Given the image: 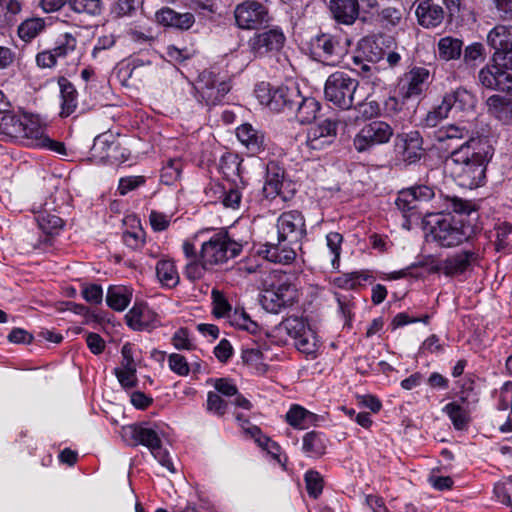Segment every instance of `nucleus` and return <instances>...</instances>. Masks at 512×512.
Here are the masks:
<instances>
[{
    "label": "nucleus",
    "instance_id": "1",
    "mask_svg": "<svg viewBox=\"0 0 512 512\" xmlns=\"http://www.w3.org/2000/svg\"><path fill=\"white\" fill-rule=\"evenodd\" d=\"M435 213L455 212L438 217L431 226L430 235L441 247L451 248L471 241L481 228L477 225L478 214L474 205L458 197H440Z\"/></svg>",
    "mask_w": 512,
    "mask_h": 512
},
{
    "label": "nucleus",
    "instance_id": "2",
    "mask_svg": "<svg viewBox=\"0 0 512 512\" xmlns=\"http://www.w3.org/2000/svg\"><path fill=\"white\" fill-rule=\"evenodd\" d=\"M491 158L492 149L486 141L471 150L451 153L445 167L459 186L474 189L484 183L486 167Z\"/></svg>",
    "mask_w": 512,
    "mask_h": 512
},
{
    "label": "nucleus",
    "instance_id": "3",
    "mask_svg": "<svg viewBox=\"0 0 512 512\" xmlns=\"http://www.w3.org/2000/svg\"><path fill=\"white\" fill-rule=\"evenodd\" d=\"M267 286L261 295L262 307L274 314L293 305L297 300V289L292 284L289 275L280 270H274L265 280Z\"/></svg>",
    "mask_w": 512,
    "mask_h": 512
},
{
    "label": "nucleus",
    "instance_id": "4",
    "mask_svg": "<svg viewBox=\"0 0 512 512\" xmlns=\"http://www.w3.org/2000/svg\"><path fill=\"white\" fill-rule=\"evenodd\" d=\"M122 437L131 446L143 445L147 447L153 457L171 473L176 471L168 452L162 447L159 434L151 427L142 424H132L122 428Z\"/></svg>",
    "mask_w": 512,
    "mask_h": 512
},
{
    "label": "nucleus",
    "instance_id": "5",
    "mask_svg": "<svg viewBox=\"0 0 512 512\" xmlns=\"http://www.w3.org/2000/svg\"><path fill=\"white\" fill-rule=\"evenodd\" d=\"M445 198L440 194L438 197L435 196L433 187L427 185H415L399 192L398 197L395 201L397 208L404 213L418 211L420 216H429L436 214L435 205L439 198Z\"/></svg>",
    "mask_w": 512,
    "mask_h": 512
},
{
    "label": "nucleus",
    "instance_id": "6",
    "mask_svg": "<svg viewBox=\"0 0 512 512\" xmlns=\"http://www.w3.org/2000/svg\"><path fill=\"white\" fill-rule=\"evenodd\" d=\"M242 245L232 239L228 232L220 230L201 246L200 258L210 267L227 262L240 254Z\"/></svg>",
    "mask_w": 512,
    "mask_h": 512
},
{
    "label": "nucleus",
    "instance_id": "7",
    "mask_svg": "<svg viewBox=\"0 0 512 512\" xmlns=\"http://www.w3.org/2000/svg\"><path fill=\"white\" fill-rule=\"evenodd\" d=\"M438 148L449 156L460 150H471L485 141L474 137V132L464 124H449L439 128L434 134Z\"/></svg>",
    "mask_w": 512,
    "mask_h": 512
},
{
    "label": "nucleus",
    "instance_id": "8",
    "mask_svg": "<svg viewBox=\"0 0 512 512\" xmlns=\"http://www.w3.org/2000/svg\"><path fill=\"white\" fill-rule=\"evenodd\" d=\"M300 93L296 85L271 87L269 83L261 82L255 88L260 103L277 112H292Z\"/></svg>",
    "mask_w": 512,
    "mask_h": 512
},
{
    "label": "nucleus",
    "instance_id": "9",
    "mask_svg": "<svg viewBox=\"0 0 512 512\" xmlns=\"http://www.w3.org/2000/svg\"><path fill=\"white\" fill-rule=\"evenodd\" d=\"M358 81L345 72L336 71L326 80L324 94L335 106L348 110L352 108Z\"/></svg>",
    "mask_w": 512,
    "mask_h": 512
},
{
    "label": "nucleus",
    "instance_id": "10",
    "mask_svg": "<svg viewBox=\"0 0 512 512\" xmlns=\"http://www.w3.org/2000/svg\"><path fill=\"white\" fill-rule=\"evenodd\" d=\"M474 106V96L464 88H457L446 93L442 102L429 111L424 119L425 126L436 127L442 120L446 119L452 109L465 111Z\"/></svg>",
    "mask_w": 512,
    "mask_h": 512
},
{
    "label": "nucleus",
    "instance_id": "11",
    "mask_svg": "<svg viewBox=\"0 0 512 512\" xmlns=\"http://www.w3.org/2000/svg\"><path fill=\"white\" fill-rule=\"evenodd\" d=\"M349 39L331 34L317 35L312 41L316 58L328 66H337L348 52Z\"/></svg>",
    "mask_w": 512,
    "mask_h": 512
},
{
    "label": "nucleus",
    "instance_id": "12",
    "mask_svg": "<svg viewBox=\"0 0 512 512\" xmlns=\"http://www.w3.org/2000/svg\"><path fill=\"white\" fill-rule=\"evenodd\" d=\"M394 135V129L385 121L374 120L365 124L354 136L353 146L358 153L386 144Z\"/></svg>",
    "mask_w": 512,
    "mask_h": 512
},
{
    "label": "nucleus",
    "instance_id": "13",
    "mask_svg": "<svg viewBox=\"0 0 512 512\" xmlns=\"http://www.w3.org/2000/svg\"><path fill=\"white\" fill-rule=\"evenodd\" d=\"M235 23L243 30H255L267 26L271 21L268 8L254 0L238 4L234 10Z\"/></svg>",
    "mask_w": 512,
    "mask_h": 512
},
{
    "label": "nucleus",
    "instance_id": "14",
    "mask_svg": "<svg viewBox=\"0 0 512 512\" xmlns=\"http://www.w3.org/2000/svg\"><path fill=\"white\" fill-rule=\"evenodd\" d=\"M195 87L200 98L207 106L221 104L231 89V85L228 81L207 70L199 75Z\"/></svg>",
    "mask_w": 512,
    "mask_h": 512
},
{
    "label": "nucleus",
    "instance_id": "15",
    "mask_svg": "<svg viewBox=\"0 0 512 512\" xmlns=\"http://www.w3.org/2000/svg\"><path fill=\"white\" fill-rule=\"evenodd\" d=\"M279 239L287 241L290 245H299L306 235L305 220L297 210L284 212L277 220Z\"/></svg>",
    "mask_w": 512,
    "mask_h": 512
},
{
    "label": "nucleus",
    "instance_id": "16",
    "mask_svg": "<svg viewBox=\"0 0 512 512\" xmlns=\"http://www.w3.org/2000/svg\"><path fill=\"white\" fill-rule=\"evenodd\" d=\"M338 121L327 118L307 130L305 145L308 149L320 151L334 143L337 137Z\"/></svg>",
    "mask_w": 512,
    "mask_h": 512
},
{
    "label": "nucleus",
    "instance_id": "17",
    "mask_svg": "<svg viewBox=\"0 0 512 512\" xmlns=\"http://www.w3.org/2000/svg\"><path fill=\"white\" fill-rule=\"evenodd\" d=\"M285 42V36L278 27L256 33L248 41L250 52L255 57H263L270 52L279 51Z\"/></svg>",
    "mask_w": 512,
    "mask_h": 512
},
{
    "label": "nucleus",
    "instance_id": "18",
    "mask_svg": "<svg viewBox=\"0 0 512 512\" xmlns=\"http://www.w3.org/2000/svg\"><path fill=\"white\" fill-rule=\"evenodd\" d=\"M290 184L285 180L284 169L275 161L268 162L266 166V180L263 191L267 198L280 197L283 201L288 200L284 187Z\"/></svg>",
    "mask_w": 512,
    "mask_h": 512
},
{
    "label": "nucleus",
    "instance_id": "19",
    "mask_svg": "<svg viewBox=\"0 0 512 512\" xmlns=\"http://www.w3.org/2000/svg\"><path fill=\"white\" fill-rule=\"evenodd\" d=\"M479 82L491 90L508 91L512 89V77L496 63L487 65L479 71Z\"/></svg>",
    "mask_w": 512,
    "mask_h": 512
},
{
    "label": "nucleus",
    "instance_id": "20",
    "mask_svg": "<svg viewBox=\"0 0 512 512\" xmlns=\"http://www.w3.org/2000/svg\"><path fill=\"white\" fill-rule=\"evenodd\" d=\"M127 325L133 330H149L159 325V319L146 304L136 303L125 316Z\"/></svg>",
    "mask_w": 512,
    "mask_h": 512
},
{
    "label": "nucleus",
    "instance_id": "21",
    "mask_svg": "<svg viewBox=\"0 0 512 512\" xmlns=\"http://www.w3.org/2000/svg\"><path fill=\"white\" fill-rule=\"evenodd\" d=\"M478 260L479 252L477 250H462L447 257L442 262L440 269L446 276H456L467 271Z\"/></svg>",
    "mask_w": 512,
    "mask_h": 512
},
{
    "label": "nucleus",
    "instance_id": "22",
    "mask_svg": "<svg viewBox=\"0 0 512 512\" xmlns=\"http://www.w3.org/2000/svg\"><path fill=\"white\" fill-rule=\"evenodd\" d=\"M430 72L424 67H414L403 78L401 87L404 98L420 96L429 85Z\"/></svg>",
    "mask_w": 512,
    "mask_h": 512
},
{
    "label": "nucleus",
    "instance_id": "23",
    "mask_svg": "<svg viewBox=\"0 0 512 512\" xmlns=\"http://www.w3.org/2000/svg\"><path fill=\"white\" fill-rule=\"evenodd\" d=\"M396 141V146L402 149V158L405 162L412 164L421 159L424 148L423 138L419 131L398 134Z\"/></svg>",
    "mask_w": 512,
    "mask_h": 512
},
{
    "label": "nucleus",
    "instance_id": "24",
    "mask_svg": "<svg viewBox=\"0 0 512 512\" xmlns=\"http://www.w3.org/2000/svg\"><path fill=\"white\" fill-rule=\"evenodd\" d=\"M295 247L299 245H290L287 241L278 238L277 243H266L261 254L270 262L287 265L296 258Z\"/></svg>",
    "mask_w": 512,
    "mask_h": 512
},
{
    "label": "nucleus",
    "instance_id": "25",
    "mask_svg": "<svg viewBox=\"0 0 512 512\" xmlns=\"http://www.w3.org/2000/svg\"><path fill=\"white\" fill-rule=\"evenodd\" d=\"M155 16L158 23L179 30H189L195 23L193 13H179L169 7L160 9Z\"/></svg>",
    "mask_w": 512,
    "mask_h": 512
},
{
    "label": "nucleus",
    "instance_id": "26",
    "mask_svg": "<svg viewBox=\"0 0 512 512\" xmlns=\"http://www.w3.org/2000/svg\"><path fill=\"white\" fill-rule=\"evenodd\" d=\"M238 140L252 154H257L265 148V135L262 131L254 128L251 124L245 123L236 130Z\"/></svg>",
    "mask_w": 512,
    "mask_h": 512
},
{
    "label": "nucleus",
    "instance_id": "27",
    "mask_svg": "<svg viewBox=\"0 0 512 512\" xmlns=\"http://www.w3.org/2000/svg\"><path fill=\"white\" fill-rule=\"evenodd\" d=\"M359 0H330V11L339 23L350 25L359 15Z\"/></svg>",
    "mask_w": 512,
    "mask_h": 512
},
{
    "label": "nucleus",
    "instance_id": "28",
    "mask_svg": "<svg viewBox=\"0 0 512 512\" xmlns=\"http://www.w3.org/2000/svg\"><path fill=\"white\" fill-rule=\"evenodd\" d=\"M321 110V104L314 97L303 96L299 94V100L296 101L292 110L296 119L301 124L312 123Z\"/></svg>",
    "mask_w": 512,
    "mask_h": 512
},
{
    "label": "nucleus",
    "instance_id": "29",
    "mask_svg": "<svg viewBox=\"0 0 512 512\" xmlns=\"http://www.w3.org/2000/svg\"><path fill=\"white\" fill-rule=\"evenodd\" d=\"M416 15L419 24L425 28L437 27L444 19L442 7L432 3L431 0L421 2L416 9Z\"/></svg>",
    "mask_w": 512,
    "mask_h": 512
},
{
    "label": "nucleus",
    "instance_id": "30",
    "mask_svg": "<svg viewBox=\"0 0 512 512\" xmlns=\"http://www.w3.org/2000/svg\"><path fill=\"white\" fill-rule=\"evenodd\" d=\"M112 135L102 134L95 138L92 151L95 156L108 162H117L121 159L118 155L120 146L117 142L110 140Z\"/></svg>",
    "mask_w": 512,
    "mask_h": 512
},
{
    "label": "nucleus",
    "instance_id": "31",
    "mask_svg": "<svg viewBox=\"0 0 512 512\" xmlns=\"http://www.w3.org/2000/svg\"><path fill=\"white\" fill-rule=\"evenodd\" d=\"M489 112L503 124L512 123V97L492 95L487 100Z\"/></svg>",
    "mask_w": 512,
    "mask_h": 512
},
{
    "label": "nucleus",
    "instance_id": "32",
    "mask_svg": "<svg viewBox=\"0 0 512 512\" xmlns=\"http://www.w3.org/2000/svg\"><path fill=\"white\" fill-rule=\"evenodd\" d=\"M487 43L494 52H501L512 47V25H496L487 34Z\"/></svg>",
    "mask_w": 512,
    "mask_h": 512
},
{
    "label": "nucleus",
    "instance_id": "33",
    "mask_svg": "<svg viewBox=\"0 0 512 512\" xmlns=\"http://www.w3.org/2000/svg\"><path fill=\"white\" fill-rule=\"evenodd\" d=\"M328 445L326 436L317 431H311L304 435L302 450L308 457L318 458L325 454Z\"/></svg>",
    "mask_w": 512,
    "mask_h": 512
},
{
    "label": "nucleus",
    "instance_id": "34",
    "mask_svg": "<svg viewBox=\"0 0 512 512\" xmlns=\"http://www.w3.org/2000/svg\"><path fill=\"white\" fill-rule=\"evenodd\" d=\"M58 84L60 87V93L62 98L61 116L67 117L70 114H72L77 107L78 93L74 85L65 77H60L58 80Z\"/></svg>",
    "mask_w": 512,
    "mask_h": 512
},
{
    "label": "nucleus",
    "instance_id": "35",
    "mask_svg": "<svg viewBox=\"0 0 512 512\" xmlns=\"http://www.w3.org/2000/svg\"><path fill=\"white\" fill-rule=\"evenodd\" d=\"M317 415L299 405H293L286 414V421L296 429H307L315 423Z\"/></svg>",
    "mask_w": 512,
    "mask_h": 512
},
{
    "label": "nucleus",
    "instance_id": "36",
    "mask_svg": "<svg viewBox=\"0 0 512 512\" xmlns=\"http://www.w3.org/2000/svg\"><path fill=\"white\" fill-rule=\"evenodd\" d=\"M132 298V293L125 286H110L107 290L106 303L115 311H124Z\"/></svg>",
    "mask_w": 512,
    "mask_h": 512
},
{
    "label": "nucleus",
    "instance_id": "37",
    "mask_svg": "<svg viewBox=\"0 0 512 512\" xmlns=\"http://www.w3.org/2000/svg\"><path fill=\"white\" fill-rule=\"evenodd\" d=\"M22 123L23 131L21 132V136H18V138H25L30 141L29 144L39 146L38 142H42L46 136L44 128L39 124L36 118L27 113L24 114Z\"/></svg>",
    "mask_w": 512,
    "mask_h": 512
},
{
    "label": "nucleus",
    "instance_id": "38",
    "mask_svg": "<svg viewBox=\"0 0 512 512\" xmlns=\"http://www.w3.org/2000/svg\"><path fill=\"white\" fill-rule=\"evenodd\" d=\"M69 9L76 15L93 18L103 11L102 0H68Z\"/></svg>",
    "mask_w": 512,
    "mask_h": 512
},
{
    "label": "nucleus",
    "instance_id": "39",
    "mask_svg": "<svg viewBox=\"0 0 512 512\" xmlns=\"http://www.w3.org/2000/svg\"><path fill=\"white\" fill-rule=\"evenodd\" d=\"M156 275L160 283L168 288H173L179 283V274L172 260L162 259L157 262Z\"/></svg>",
    "mask_w": 512,
    "mask_h": 512
},
{
    "label": "nucleus",
    "instance_id": "40",
    "mask_svg": "<svg viewBox=\"0 0 512 512\" xmlns=\"http://www.w3.org/2000/svg\"><path fill=\"white\" fill-rule=\"evenodd\" d=\"M2 113L3 115L0 118L1 132L15 138L21 136V132L23 131L22 119H24L25 113L9 112L8 109Z\"/></svg>",
    "mask_w": 512,
    "mask_h": 512
},
{
    "label": "nucleus",
    "instance_id": "41",
    "mask_svg": "<svg viewBox=\"0 0 512 512\" xmlns=\"http://www.w3.org/2000/svg\"><path fill=\"white\" fill-rule=\"evenodd\" d=\"M462 40L451 36L443 37L438 42L439 57L445 61L458 59L462 53Z\"/></svg>",
    "mask_w": 512,
    "mask_h": 512
},
{
    "label": "nucleus",
    "instance_id": "42",
    "mask_svg": "<svg viewBox=\"0 0 512 512\" xmlns=\"http://www.w3.org/2000/svg\"><path fill=\"white\" fill-rule=\"evenodd\" d=\"M495 230V249L497 252L508 253L512 249V224L506 221L497 223Z\"/></svg>",
    "mask_w": 512,
    "mask_h": 512
},
{
    "label": "nucleus",
    "instance_id": "43",
    "mask_svg": "<svg viewBox=\"0 0 512 512\" xmlns=\"http://www.w3.org/2000/svg\"><path fill=\"white\" fill-rule=\"evenodd\" d=\"M443 412L448 415L453 426L457 430H464L470 421L467 409L457 402H450L443 408Z\"/></svg>",
    "mask_w": 512,
    "mask_h": 512
},
{
    "label": "nucleus",
    "instance_id": "44",
    "mask_svg": "<svg viewBox=\"0 0 512 512\" xmlns=\"http://www.w3.org/2000/svg\"><path fill=\"white\" fill-rule=\"evenodd\" d=\"M46 27L45 20L42 18H29L23 21L18 27V36L25 42H29L40 33L44 31Z\"/></svg>",
    "mask_w": 512,
    "mask_h": 512
},
{
    "label": "nucleus",
    "instance_id": "45",
    "mask_svg": "<svg viewBox=\"0 0 512 512\" xmlns=\"http://www.w3.org/2000/svg\"><path fill=\"white\" fill-rule=\"evenodd\" d=\"M36 219L39 228L46 235L52 236L58 234L64 225L63 220L59 216L50 214L46 211L40 212Z\"/></svg>",
    "mask_w": 512,
    "mask_h": 512
},
{
    "label": "nucleus",
    "instance_id": "46",
    "mask_svg": "<svg viewBox=\"0 0 512 512\" xmlns=\"http://www.w3.org/2000/svg\"><path fill=\"white\" fill-rule=\"evenodd\" d=\"M295 341V347L307 356H316L319 348L317 337L312 329L306 330L304 334L298 337Z\"/></svg>",
    "mask_w": 512,
    "mask_h": 512
},
{
    "label": "nucleus",
    "instance_id": "47",
    "mask_svg": "<svg viewBox=\"0 0 512 512\" xmlns=\"http://www.w3.org/2000/svg\"><path fill=\"white\" fill-rule=\"evenodd\" d=\"M371 277L367 274L360 272L346 273L334 279V284L347 290H354L361 285L363 281H367Z\"/></svg>",
    "mask_w": 512,
    "mask_h": 512
},
{
    "label": "nucleus",
    "instance_id": "48",
    "mask_svg": "<svg viewBox=\"0 0 512 512\" xmlns=\"http://www.w3.org/2000/svg\"><path fill=\"white\" fill-rule=\"evenodd\" d=\"M281 326L294 340L304 334L306 330L310 329L302 318L296 316H290L286 318L281 323Z\"/></svg>",
    "mask_w": 512,
    "mask_h": 512
},
{
    "label": "nucleus",
    "instance_id": "49",
    "mask_svg": "<svg viewBox=\"0 0 512 512\" xmlns=\"http://www.w3.org/2000/svg\"><path fill=\"white\" fill-rule=\"evenodd\" d=\"M182 171V162L180 159H169L167 164L161 170V180L166 185L173 184L179 179Z\"/></svg>",
    "mask_w": 512,
    "mask_h": 512
},
{
    "label": "nucleus",
    "instance_id": "50",
    "mask_svg": "<svg viewBox=\"0 0 512 512\" xmlns=\"http://www.w3.org/2000/svg\"><path fill=\"white\" fill-rule=\"evenodd\" d=\"M485 60V49L481 43H472L464 50L463 61L468 66H475Z\"/></svg>",
    "mask_w": 512,
    "mask_h": 512
},
{
    "label": "nucleus",
    "instance_id": "51",
    "mask_svg": "<svg viewBox=\"0 0 512 512\" xmlns=\"http://www.w3.org/2000/svg\"><path fill=\"white\" fill-rule=\"evenodd\" d=\"M306 489L310 497L316 499L322 493L323 479L321 475L314 470L307 471L305 474Z\"/></svg>",
    "mask_w": 512,
    "mask_h": 512
},
{
    "label": "nucleus",
    "instance_id": "52",
    "mask_svg": "<svg viewBox=\"0 0 512 512\" xmlns=\"http://www.w3.org/2000/svg\"><path fill=\"white\" fill-rule=\"evenodd\" d=\"M77 40L70 34L65 33L59 44L52 49L56 59L65 58L76 49Z\"/></svg>",
    "mask_w": 512,
    "mask_h": 512
},
{
    "label": "nucleus",
    "instance_id": "53",
    "mask_svg": "<svg viewBox=\"0 0 512 512\" xmlns=\"http://www.w3.org/2000/svg\"><path fill=\"white\" fill-rule=\"evenodd\" d=\"M326 241H327V246L333 255L332 266L334 268H336L339 266L341 243L343 241V237L338 232H331L326 236Z\"/></svg>",
    "mask_w": 512,
    "mask_h": 512
},
{
    "label": "nucleus",
    "instance_id": "54",
    "mask_svg": "<svg viewBox=\"0 0 512 512\" xmlns=\"http://www.w3.org/2000/svg\"><path fill=\"white\" fill-rule=\"evenodd\" d=\"M169 368L179 376H187L190 372V366L186 358L178 353H172L168 357Z\"/></svg>",
    "mask_w": 512,
    "mask_h": 512
},
{
    "label": "nucleus",
    "instance_id": "55",
    "mask_svg": "<svg viewBox=\"0 0 512 512\" xmlns=\"http://www.w3.org/2000/svg\"><path fill=\"white\" fill-rule=\"evenodd\" d=\"M211 296L213 300V314L216 317L226 316L228 312L231 310V306L227 302L223 293L217 289H213Z\"/></svg>",
    "mask_w": 512,
    "mask_h": 512
},
{
    "label": "nucleus",
    "instance_id": "56",
    "mask_svg": "<svg viewBox=\"0 0 512 512\" xmlns=\"http://www.w3.org/2000/svg\"><path fill=\"white\" fill-rule=\"evenodd\" d=\"M228 403L215 392H209L207 395V410L216 414L217 416H223L226 412Z\"/></svg>",
    "mask_w": 512,
    "mask_h": 512
},
{
    "label": "nucleus",
    "instance_id": "57",
    "mask_svg": "<svg viewBox=\"0 0 512 512\" xmlns=\"http://www.w3.org/2000/svg\"><path fill=\"white\" fill-rule=\"evenodd\" d=\"M136 11L135 0H118L114 3L111 13L116 18L131 16Z\"/></svg>",
    "mask_w": 512,
    "mask_h": 512
},
{
    "label": "nucleus",
    "instance_id": "58",
    "mask_svg": "<svg viewBox=\"0 0 512 512\" xmlns=\"http://www.w3.org/2000/svg\"><path fill=\"white\" fill-rule=\"evenodd\" d=\"M209 265H204L202 260H191L185 267V275L188 279L194 281L204 276L205 270L209 269Z\"/></svg>",
    "mask_w": 512,
    "mask_h": 512
},
{
    "label": "nucleus",
    "instance_id": "59",
    "mask_svg": "<svg viewBox=\"0 0 512 512\" xmlns=\"http://www.w3.org/2000/svg\"><path fill=\"white\" fill-rule=\"evenodd\" d=\"M356 109L361 114L362 117L366 119H371L376 117L380 113L379 103L375 100H369L366 98L364 101L360 102Z\"/></svg>",
    "mask_w": 512,
    "mask_h": 512
},
{
    "label": "nucleus",
    "instance_id": "60",
    "mask_svg": "<svg viewBox=\"0 0 512 512\" xmlns=\"http://www.w3.org/2000/svg\"><path fill=\"white\" fill-rule=\"evenodd\" d=\"M128 35L130 36L131 40L139 44H151L156 39V36L153 34L151 28H144L142 30L131 28L128 31Z\"/></svg>",
    "mask_w": 512,
    "mask_h": 512
},
{
    "label": "nucleus",
    "instance_id": "61",
    "mask_svg": "<svg viewBox=\"0 0 512 512\" xmlns=\"http://www.w3.org/2000/svg\"><path fill=\"white\" fill-rule=\"evenodd\" d=\"M241 198L242 195L240 191L232 185H229V187H225V195L222 197L221 203L226 208L236 209L239 208Z\"/></svg>",
    "mask_w": 512,
    "mask_h": 512
},
{
    "label": "nucleus",
    "instance_id": "62",
    "mask_svg": "<svg viewBox=\"0 0 512 512\" xmlns=\"http://www.w3.org/2000/svg\"><path fill=\"white\" fill-rule=\"evenodd\" d=\"M115 375L123 388L130 389L136 385V369L115 368Z\"/></svg>",
    "mask_w": 512,
    "mask_h": 512
},
{
    "label": "nucleus",
    "instance_id": "63",
    "mask_svg": "<svg viewBox=\"0 0 512 512\" xmlns=\"http://www.w3.org/2000/svg\"><path fill=\"white\" fill-rule=\"evenodd\" d=\"M83 298L91 304H100L103 299L102 287L98 284H90L82 289Z\"/></svg>",
    "mask_w": 512,
    "mask_h": 512
},
{
    "label": "nucleus",
    "instance_id": "64",
    "mask_svg": "<svg viewBox=\"0 0 512 512\" xmlns=\"http://www.w3.org/2000/svg\"><path fill=\"white\" fill-rule=\"evenodd\" d=\"M172 344L178 350H191L193 349V344L189 339L188 330L185 328H180L177 330L172 337Z\"/></svg>",
    "mask_w": 512,
    "mask_h": 512
}]
</instances>
